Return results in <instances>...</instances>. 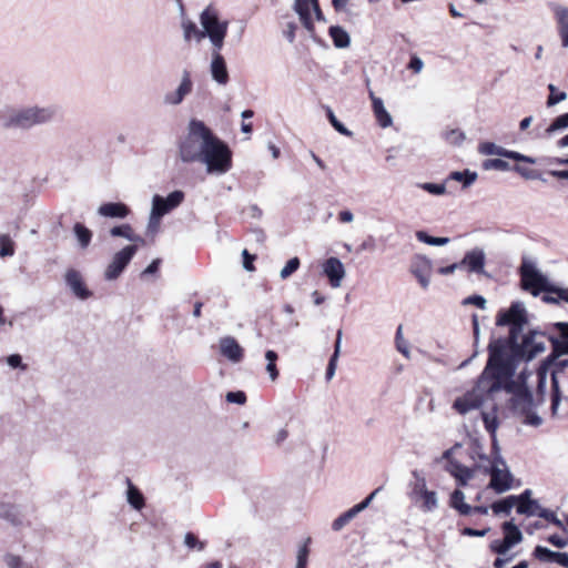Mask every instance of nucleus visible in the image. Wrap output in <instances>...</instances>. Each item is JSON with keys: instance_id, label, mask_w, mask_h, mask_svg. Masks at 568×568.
Wrapping results in <instances>:
<instances>
[{"instance_id": "8", "label": "nucleus", "mask_w": 568, "mask_h": 568, "mask_svg": "<svg viewBox=\"0 0 568 568\" xmlns=\"http://www.w3.org/2000/svg\"><path fill=\"white\" fill-rule=\"evenodd\" d=\"M521 287L530 292L534 296H538L541 292L548 293L551 284L546 275H544L537 267L534 260L525 257L520 266Z\"/></svg>"}, {"instance_id": "33", "label": "nucleus", "mask_w": 568, "mask_h": 568, "mask_svg": "<svg viewBox=\"0 0 568 568\" xmlns=\"http://www.w3.org/2000/svg\"><path fill=\"white\" fill-rule=\"evenodd\" d=\"M416 237L418 239V241L420 243H423L425 245H429V246H444L450 242L449 237H435V236L428 235L424 231H418L416 233Z\"/></svg>"}, {"instance_id": "53", "label": "nucleus", "mask_w": 568, "mask_h": 568, "mask_svg": "<svg viewBox=\"0 0 568 568\" xmlns=\"http://www.w3.org/2000/svg\"><path fill=\"white\" fill-rule=\"evenodd\" d=\"M226 400L229 403H235V404H239V405H243L245 404L246 402V395L244 392H229L226 394Z\"/></svg>"}, {"instance_id": "10", "label": "nucleus", "mask_w": 568, "mask_h": 568, "mask_svg": "<svg viewBox=\"0 0 568 568\" xmlns=\"http://www.w3.org/2000/svg\"><path fill=\"white\" fill-rule=\"evenodd\" d=\"M293 9L297 13L303 27L311 34L314 33V22L312 13H314L316 20H324L323 13L318 6V0H294Z\"/></svg>"}, {"instance_id": "14", "label": "nucleus", "mask_w": 568, "mask_h": 568, "mask_svg": "<svg viewBox=\"0 0 568 568\" xmlns=\"http://www.w3.org/2000/svg\"><path fill=\"white\" fill-rule=\"evenodd\" d=\"M64 282L77 298L85 301L92 296V292L87 287L83 276L79 271L68 268L64 274Z\"/></svg>"}, {"instance_id": "13", "label": "nucleus", "mask_w": 568, "mask_h": 568, "mask_svg": "<svg viewBox=\"0 0 568 568\" xmlns=\"http://www.w3.org/2000/svg\"><path fill=\"white\" fill-rule=\"evenodd\" d=\"M410 273L417 278L423 290H428L430 284V275L433 272V264L425 255L417 254L410 263Z\"/></svg>"}, {"instance_id": "21", "label": "nucleus", "mask_w": 568, "mask_h": 568, "mask_svg": "<svg viewBox=\"0 0 568 568\" xmlns=\"http://www.w3.org/2000/svg\"><path fill=\"white\" fill-rule=\"evenodd\" d=\"M24 514L20 505L0 500V519L7 521L12 526H19L22 524Z\"/></svg>"}, {"instance_id": "4", "label": "nucleus", "mask_w": 568, "mask_h": 568, "mask_svg": "<svg viewBox=\"0 0 568 568\" xmlns=\"http://www.w3.org/2000/svg\"><path fill=\"white\" fill-rule=\"evenodd\" d=\"M548 369L551 375V405L554 417H560L568 413V358L562 361L545 362L538 369V388L546 384Z\"/></svg>"}, {"instance_id": "11", "label": "nucleus", "mask_w": 568, "mask_h": 568, "mask_svg": "<svg viewBox=\"0 0 568 568\" xmlns=\"http://www.w3.org/2000/svg\"><path fill=\"white\" fill-rule=\"evenodd\" d=\"M485 256L483 251H473L468 253L459 263H453L448 266L439 267L438 273L448 275L458 268H465L468 272L484 273Z\"/></svg>"}, {"instance_id": "1", "label": "nucleus", "mask_w": 568, "mask_h": 568, "mask_svg": "<svg viewBox=\"0 0 568 568\" xmlns=\"http://www.w3.org/2000/svg\"><path fill=\"white\" fill-rule=\"evenodd\" d=\"M496 324L510 327L508 339H497L489 344V357L475 387L457 397L453 408L465 415L494 400L498 393L505 390L513 395V408L524 416V424L538 427L542 418L535 412L532 393L526 383L527 376L531 374L521 372L517 381L514 375L520 361H531L546 351L547 337L537 331L523 334L527 312L525 304L519 301L511 303L507 311L499 312Z\"/></svg>"}, {"instance_id": "37", "label": "nucleus", "mask_w": 568, "mask_h": 568, "mask_svg": "<svg viewBox=\"0 0 568 568\" xmlns=\"http://www.w3.org/2000/svg\"><path fill=\"white\" fill-rule=\"evenodd\" d=\"M395 345H396V349L403 356H405L406 358H410L409 345H408V342L403 336V326L402 325H399L396 329Z\"/></svg>"}, {"instance_id": "55", "label": "nucleus", "mask_w": 568, "mask_h": 568, "mask_svg": "<svg viewBox=\"0 0 568 568\" xmlns=\"http://www.w3.org/2000/svg\"><path fill=\"white\" fill-rule=\"evenodd\" d=\"M408 69L418 74L424 69V61L416 54L410 57Z\"/></svg>"}, {"instance_id": "29", "label": "nucleus", "mask_w": 568, "mask_h": 568, "mask_svg": "<svg viewBox=\"0 0 568 568\" xmlns=\"http://www.w3.org/2000/svg\"><path fill=\"white\" fill-rule=\"evenodd\" d=\"M442 139L449 145L459 146L466 140V134L460 129H445Z\"/></svg>"}, {"instance_id": "32", "label": "nucleus", "mask_w": 568, "mask_h": 568, "mask_svg": "<svg viewBox=\"0 0 568 568\" xmlns=\"http://www.w3.org/2000/svg\"><path fill=\"white\" fill-rule=\"evenodd\" d=\"M514 506H517L516 498H515V495H511L501 500L495 501L491 505V509L495 515H499V514L509 515Z\"/></svg>"}, {"instance_id": "44", "label": "nucleus", "mask_w": 568, "mask_h": 568, "mask_svg": "<svg viewBox=\"0 0 568 568\" xmlns=\"http://www.w3.org/2000/svg\"><path fill=\"white\" fill-rule=\"evenodd\" d=\"M534 556L540 561L551 562L555 560L556 551L544 546H537L534 550Z\"/></svg>"}, {"instance_id": "24", "label": "nucleus", "mask_w": 568, "mask_h": 568, "mask_svg": "<svg viewBox=\"0 0 568 568\" xmlns=\"http://www.w3.org/2000/svg\"><path fill=\"white\" fill-rule=\"evenodd\" d=\"M372 100V108L374 115L382 128H388L393 124L392 115L386 110L384 102L381 98L376 97L373 91H369Z\"/></svg>"}, {"instance_id": "63", "label": "nucleus", "mask_w": 568, "mask_h": 568, "mask_svg": "<svg viewBox=\"0 0 568 568\" xmlns=\"http://www.w3.org/2000/svg\"><path fill=\"white\" fill-rule=\"evenodd\" d=\"M550 291L548 293H554L558 296L559 301H565L568 303V288H560L551 284Z\"/></svg>"}, {"instance_id": "2", "label": "nucleus", "mask_w": 568, "mask_h": 568, "mask_svg": "<svg viewBox=\"0 0 568 568\" xmlns=\"http://www.w3.org/2000/svg\"><path fill=\"white\" fill-rule=\"evenodd\" d=\"M183 163H202L207 174L223 175L232 168V152L203 121L192 119L178 144Z\"/></svg>"}, {"instance_id": "15", "label": "nucleus", "mask_w": 568, "mask_h": 568, "mask_svg": "<svg viewBox=\"0 0 568 568\" xmlns=\"http://www.w3.org/2000/svg\"><path fill=\"white\" fill-rule=\"evenodd\" d=\"M193 89V82L191 79V74L189 71H183L180 84L178 88L172 91L168 92L163 97V103L165 105L170 106H176L183 102L186 95H189L192 92Z\"/></svg>"}, {"instance_id": "3", "label": "nucleus", "mask_w": 568, "mask_h": 568, "mask_svg": "<svg viewBox=\"0 0 568 568\" xmlns=\"http://www.w3.org/2000/svg\"><path fill=\"white\" fill-rule=\"evenodd\" d=\"M58 115L59 108L54 104L6 106L0 111V123L6 129L30 130L53 122Z\"/></svg>"}, {"instance_id": "26", "label": "nucleus", "mask_w": 568, "mask_h": 568, "mask_svg": "<svg viewBox=\"0 0 568 568\" xmlns=\"http://www.w3.org/2000/svg\"><path fill=\"white\" fill-rule=\"evenodd\" d=\"M72 234L77 244L82 248H85L90 245L93 236L92 231L81 222H75L73 224Z\"/></svg>"}, {"instance_id": "52", "label": "nucleus", "mask_w": 568, "mask_h": 568, "mask_svg": "<svg viewBox=\"0 0 568 568\" xmlns=\"http://www.w3.org/2000/svg\"><path fill=\"white\" fill-rule=\"evenodd\" d=\"M327 116H328V120L331 122V124L334 126V129L336 131H338L339 133L344 134V135H349L351 132L344 126V124H342L335 116L334 112L328 109L327 110Z\"/></svg>"}, {"instance_id": "38", "label": "nucleus", "mask_w": 568, "mask_h": 568, "mask_svg": "<svg viewBox=\"0 0 568 568\" xmlns=\"http://www.w3.org/2000/svg\"><path fill=\"white\" fill-rule=\"evenodd\" d=\"M423 500L422 509L424 511H433L438 506L437 494L433 490H424V495L420 497Z\"/></svg>"}, {"instance_id": "43", "label": "nucleus", "mask_w": 568, "mask_h": 568, "mask_svg": "<svg viewBox=\"0 0 568 568\" xmlns=\"http://www.w3.org/2000/svg\"><path fill=\"white\" fill-rule=\"evenodd\" d=\"M568 128V112L557 116L546 129L545 133L551 135L554 132Z\"/></svg>"}, {"instance_id": "35", "label": "nucleus", "mask_w": 568, "mask_h": 568, "mask_svg": "<svg viewBox=\"0 0 568 568\" xmlns=\"http://www.w3.org/2000/svg\"><path fill=\"white\" fill-rule=\"evenodd\" d=\"M478 151L483 155H499L504 158L506 149L494 142H481L478 145Z\"/></svg>"}, {"instance_id": "28", "label": "nucleus", "mask_w": 568, "mask_h": 568, "mask_svg": "<svg viewBox=\"0 0 568 568\" xmlns=\"http://www.w3.org/2000/svg\"><path fill=\"white\" fill-rule=\"evenodd\" d=\"M450 507L464 516L473 513V507L465 503V494L460 489L453 491L450 496Z\"/></svg>"}, {"instance_id": "60", "label": "nucleus", "mask_w": 568, "mask_h": 568, "mask_svg": "<svg viewBox=\"0 0 568 568\" xmlns=\"http://www.w3.org/2000/svg\"><path fill=\"white\" fill-rule=\"evenodd\" d=\"M465 304H473L479 308H485L486 300L481 295H471L464 301Z\"/></svg>"}, {"instance_id": "48", "label": "nucleus", "mask_w": 568, "mask_h": 568, "mask_svg": "<svg viewBox=\"0 0 568 568\" xmlns=\"http://www.w3.org/2000/svg\"><path fill=\"white\" fill-rule=\"evenodd\" d=\"M504 158L510 159V160H514V161H518V162H526V163H529V164H535L537 162V160L535 158L521 154V153H519L517 151L507 150V149L505 151Z\"/></svg>"}, {"instance_id": "23", "label": "nucleus", "mask_w": 568, "mask_h": 568, "mask_svg": "<svg viewBox=\"0 0 568 568\" xmlns=\"http://www.w3.org/2000/svg\"><path fill=\"white\" fill-rule=\"evenodd\" d=\"M445 469L457 480L458 486L462 487L466 486L468 480L474 477V469L462 465L457 460H449Z\"/></svg>"}, {"instance_id": "45", "label": "nucleus", "mask_w": 568, "mask_h": 568, "mask_svg": "<svg viewBox=\"0 0 568 568\" xmlns=\"http://www.w3.org/2000/svg\"><path fill=\"white\" fill-rule=\"evenodd\" d=\"M298 266H300L298 257H293V258L288 260L287 263L285 264V266L280 272L281 278H283V280L288 278L294 272L297 271Z\"/></svg>"}, {"instance_id": "25", "label": "nucleus", "mask_w": 568, "mask_h": 568, "mask_svg": "<svg viewBox=\"0 0 568 568\" xmlns=\"http://www.w3.org/2000/svg\"><path fill=\"white\" fill-rule=\"evenodd\" d=\"M481 417H483V422H484L486 430L491 435L494 452L498 453L499 448H498L497 442H496V430L498 428L499 423H498V417H497V413H496V406L494 405V407L490 412H483Z\"/></svg>"}, {"instance_id": "58", "label": "nucleus", "mask_w": 568, "mask_h": 568, "mask_svg": "<svg viewBox=\"0 0 568 568\" xmlns=\"http://www.w3.org/2000/svg\"><path fill=\"white\" fill-rule=\"evenodd\" d=\"M243 253V267L247 271V272H252L254 271V261L256 258L255 255H251L248 253V251H242Z\"/></svg>"}, {"instance_id": "50", "label": "nucleus", "mask_w": 568, "mask_h": 568, "mask_svg": "<svg viewBox=\"0 0 568 568\" xmlns=\"http://www.w3.org/2000/svg\"><path fill=\"white\" fill-rule=\"evenodd\" d=\"M538 516L550 521L551 524H554L555 526H557L558 528H561L564 529V524L562 521L556 516V514L547 508H542L540 509V511L538 513Z\"/></svg>"}, {"instance_id": "39", "label": "nucleus", "mask_w": 568, "mask_h": 568, "mask_svg": "<svg viewBox=\"0 0 568 568\" xmlns=\"http://www.w3.org/2000/svg\"><path fill=\"white\" fill-rule=\"evenodd\" d=\"M265 358L267 361L266 372L268 373L270 378L275 381L278 377V371L276 368L277 354L274 351L268 349L265 353Z\"/></svg>"}, {"instance_id": "7", "label": "nucleus", "mask_w": 568, "mask_h": 568, "mask_svg": "<svg viewBox=\"0 0 568 568\" xmlns=\"http://www.w3.org/2000/svg\"><path fill=\"white\" fill-rule=\"evenodd\" d=\"M203 39L209 38L213 49L222 50L227 33L229 22L222 20L217 9L206 7L200 14Z\"/></svg>"}, {"instance_id": "19", "label": "nucleus", "mask_w": 568, "mask_h": 568, "mask_svg": "<svg viewBox=\"0 0 568 568\" xmlns=\"http://www.w3.org/2000/svg\"><path fill=\"white\" fill-rule=\"evenodd\" d=\"M221 50L213 49L212 60L210 64V71L212 79L219 83L220 85H225L229 82V72L226 68V62L222 54Z\"/></svg>"}, {"instance_id": "30", "label": "nucleus", "mask_w": 568, "mask_h": 568, "mask_svg": "<svg viewBox=\"0 0 568 568\" xmlns=\"http://www.w3.org/2000/svg\"><path fill=\"white\" fill-rule=\"evenodd\" d=\"M477 178L478 175L476 172H473L470 170H464L450 172L447 180L460 182L463 183L464 187H468L477 180Z\"/></svg>"}, {"instance_id": "17", "label": "nucleus", "mask_w": 568, "mask_h": 568, "mask_svg": "<svg viewBox=\"0 0 568 568\" xmlns=\"http://www.w3.org/2000/svg\"><path fill=\"white\" fill-rule=\"evenodd\" d=\"M134 252L135 251H119L106 266L104 278L106 281L116 280L130 263Z\"/></svg>"}, {"instance_id": "9", "label": "nucleus", "mask_w": 568, "mask_h": 568, "mask_svg": "<svg viewBox=\"0 0 568 568\" xmlns=\"http://www.w3.org/2000/svg\"><path fill=\"white\" fill-rule=\"evenodd\" d=\"M504 538L491 541L490 549L499 556L506 555L514 546L523 541V534L514 520L505 521L501 526Z\"/></svg>"}, {"instance_id": "62", "label": "nucleus", "mask_w": 568, "mask_h": 568, "mask_svg": "<svg viewBox=\"0 0 568 568\" xmlns=\"http://www.w3.org/2000/svg\"><path fill=\"white\" fill-rule=\"evenodd\" d=\"M7 364L12 367V368H17V367H21L22 369L26 368V365H22V358L20 355L18 354H13V355H10L7 357Z\"/></svg>"}, {"instance_id": "49", "label": "nucleus", "mask_w": 568, "mask_h": 568, "mask_svg": "<svg viewBox=\"0 0 568 568\" xmlns=\"http://www.w3.org/2000/svg\"><path fill=\"white\" fill-rule=\"evenodd\" d=\"M418 186L433 195H443L446 192L445 184L420 183Z\"/></svg>"}, {"instance_id": "20", "label": "nucleus", "mask_w": 568, "mask_h": 568, "mask_svg": "<svg viewBox=\"0 0 568 568\" xmlns=\"http://www.w3.org/2000/svg\"><path fill=\"white\" fill-rule=\"evenodd\" d=\"M220 352L232 363H240L244 356V349L232 336H225L220 339Z\"/></svg>"}, {"instance_id": "54", "label": "nucleus", "mask_w": 568, "mask_h": 568, "mask_svg": "<svg viewBox=\"0 0 568 568\" xmlns=\"http://www.w3.org/2000/svg\"><path fill=\"white\" fill-rule=\"evenodd\" d=\"M184 544L189 548H195L197 547L199 550H202L204 548V544L199 541L196 536L192 532H187L184 537Z\"/></svg>"}, {"instance_id": "5", "label": "nucleus", "mask_w": 568, "mask_h": 568, "mask_svg": "<svg viewBox=\"0 0 568 568\" xmlns=\"http://www.w3.org/2000/svg\"><path fill=\"white\" fill-rule=\"evenodd\" d=\"M184 200L185 193L181 190H175L166 196L154 194L145 225V236L153 240L161 229L163 217L178 209Z\"/></svg>"}, {"instance_id": "46", "label": "nucleus", "mask_w": 568, "mask_h": 568, "mask_svg": "<svg viewBox=\"0 0 568 568\" xmlns=\"http://www.w3.org/2000/svg\"><path fill=\"white\" fill-rule=\"evenodd\" d=\"M548 90L550 91V94L547 100L548 106H554L555 104L565 101L567 99L566 92H556V87L554 84L548 85Z\"/></svg>"}, {"instance_id": "12", "label": "nucleus", "mask_w": 568, "mask_h": 568, "mask_svg": "<svg viewBox=\"0 0 568 568\" xmlns=\"http://www.w3.org/2000/svg\"><path fill=\"white\" fill-rule=\"evenodd\" d=\"M322 274L328 280L332 288H339L346 276L344 264L337 257H329L321 265Z\"/></svg>"}, {"instance_id": "61", "label": "nucleus", "mask_w": 568, "mask_h": 568, "mask_svg": "<svg viewBox=\"0 0 568 568\" xmlns=\"http://www.w3.org/2000/svg\"><path fill=\"white\" fill-rule=\"evenodd\" d=\"M488 531H489V528L478 530V529L466 527L462 530V534L464 536H470V537H484L487 535Z\"/></svg>"}, {"instance_id": "34", "label": "nucleus", "mask_w": 568, "mask_h": 568, "mask_svg": "<svg viewBox=\"0 0 568 568\" xmlns=\"http://www.w3.org/2000/svg\"><path fill=\"white\" fill-rule=\"evenodd\" d=\"M128 503L134 508L140 510L144 506V498L140 490L129 481L128 487Z\"/></svg>"}, {"instance_id": "22", "label": "nucleus", "mask_w": 568, "mask_h": 568, "mask_svg": "<svg viewBox=\"0 0 568 568\" xmlns=\"http://www.w3.org/2000/svg\"><path fill=\"white\" fill-rule=\"evenodd\" d=\"M552 11L557 22L558 34L561 40V45L568 48V8L555 4Z\"/></svg>"}, {"instance_id": "56", "label": "nucleus", "mask_w": 568, "mask_h": 568, "mask_svg": "<svg viewBox=\"0 0 568 568\" xmlns=\"http://www.w3.org/2000/svg\"><path fill=\"white\" fill-rule=\"evenodd\" d=\"M381 489H382V487L376 488L363 501H361L359 504L355 505L354 507L356 508V510L358 513H361L364 509H366L369 506V504L372 503V500L375 498V496L381 491Z\"/></svg>"}, {"instance_id": "47", "label": "nucleus", "mask_w": 568, "mask_h": 568, "mask_svg": "<svg viewBox=\"0 0 568 568\" xmlns=\"http://www.w3.org/2000/svg\"><path fill=\"white\" fill-rule=\"evenodd\" d=\"M483 166L485 170H499V171H507L509 170V164L501 160V159H490L486 160L483 163Z\"/></svg>"}, {"instance_id": "31", "label": "nucleus", "mask_w": 568, "mask_h": 568, "mask_svg": "<svg viewBox=\"0 0 568 568\" xmlns=\"http://www.w3.org/2000/svg\"><path fill=\"white\" fill-rule=\"evenodd\" d=\"M183 36L186 41L195 39L201 41L203 39L202 28L199 29L196 24L191 20L182 21Z\"/></svg>"}, {"instance_id": "36", "label": "nucleus", "mask_w": 568, "mask_h": 568, "mask_svg": "<svg viewBox=\"0 0 568 568\" xmlns=\"http://www.w3.org/2000/svg\"><path fill=\"white\" fill-rule=\"evenodd\" d=\"M359 514L355 507H352L341 516H338L332 524V528L335 531L341 530L345 525H347L356 515Z\"/></svg>"}, {"instance_id": "41", "label": "nucleus", "mask_w": 568, "mask_h": 568, "mask_svg": "<svg viewBox=\"0 0 568 568\" xmlns=\"http://www.w3.org/2000/svg\"><path fill=\"white\" fill-rule=\"evenodd\" d=\"M531 490L530 489H526L524 490L519 496H515L516 498V505H517V513H530L528 510V505L532 504L531 503Z\"/></svg>"}, {"instance_id": "51", "label": "nucleus", "mask_w": 568, "mask_h": 568, "mask_svg": "<svg viewBox=\"0 0 568 568\" xmlns=\"http://www.w3.org/2000/svg\"><path fill=\"white\" fill-rule=\"evenodd\" d=\"M3 562L8 568H21L22 567V559L20 556L14 554H6L3 556Z\"/></svg>"}, {"instance_id": "64", "label": "nucleus", "mask_w": 568, "mask_h": 568, "mask_svg": "<svg viewBox=\"0 0 568 568\" xmlns=\"http://www.w3.org/2000/svg\"><path fill=\"white\" fill-rule=\"evenodd\" d=\"M246 212V215L252 217V219H261L262 216V210L256 205V204H251L246 207L245 210Z\"/></svg>"}, {"instance_id": "59", "label": "nucleus", "mask_w": 568, "mask_h": 568, "mask_svg": "<svg viewBox=\"0 0 568 568\" xmlns=\"http://www.w3.org/2000/svg\"><path fill=\"white\" fill-rule=\"evenodd\" d=\"M548 541L558 548H565L568 545V538L559 535L549 536Z\"/></svg>"}, {"instance_id": "27", "label": "nucleus", "mask_w": 568, "mask_h": 568, "mask_svg": "<svg viewBox=\"0 0 568 568\" xmlns=\"http://www.w3.org/2000/svg\"><path fill=\"white\" fill-rule=\"evenodd\" d=\"M328 33L333 40V43L336 48L344 49L347 48L351 43L349 34L345 29L339 26H332L328 30Z\"/></svg>"}, {"instance_id": "6", "label": "nucleus", "mask_w": 568, "mask_h": 568, "mask_svg": "<svg viewBox=\"0 0 568 568\" xmlns=\"http://www.w3.org/2000/svg\"><path fill=\"white\" fill-rule=\"evenodd\" d=\"M494 453L496 456L493 460H490L486 455H478V469H483L486 474L490 475L488 487L497 494H503L511 489L514 477L508 469L506 462L499 455V452Z\"/></svg>"}, {"instance_id": "16", "label": "nucleus", "mask_w": 568, "mask_h": 568, "mask_svg": "<svg viewBox=\"0 0 568 568\" xmlns=\"http://www.w3.org/2000/svg\"><path fill=\"white\" fill-rule=\"evenodd\" d=\"M110 235L112 237H122L130 242L132 245L126 246L125 248H138L139 246H144L148 244L146 236H142L132 227V225L124 223L120 225H115L110 229Z\"/></svg>"}, {"instance_id": "42", "label": "nucleus", "mask_w": 568, "mask_h": 568, "mask_svg": "<svg viewBox=\"0 0 568 568\" xmlns=\"http://www.w3.org/2000/svg\"><path fill=\"white\" fill-rule=\"evenodd\" d=\"M310 538H307L304 544L298 548L297 555H296V566L295 568H306L307 560H308V542Z\"/></svg>"}, {"instance_id": "57", "label": "nucleus", "mask_w": 568, "mask_h": 568, "mask_svg": "<svg viewBox=\"0 0 568 568\" xmlns=\"http://www.w3.org/2000/svg\"><path fill=\"white\" fill-rule=\"evenodd\" d=\"M296 29H297L296 23L287 22L283 30V34L290 43H293L295 41Z\"/></svg>"}, {"instance_id": "40", "label": "nucleus", "mask_w": 568, "mask_h": 568, "mask_svg": "<svg viewBox=\"0 0 568 568\" xmlns=\"http://www.w3.org/2000/svg\"><path fill=\"white\" fill-rule=\"evenodd\" d=\"M552 344H554V351H552V354L547 358L546 362H549V361H561L559 357L561 355H568V339H562V341H552Z\"/></svg>"}, {"instance_id": "18", "label": "nucleus", "mask_w": 568, "mask_h": 568, "mask_svg": "<svg viewBox=\"0 0 568 568\" xmlns=\"http://www.w3.org/2000/svg\"><path fill=\"white\" fill-rule=\"evenodd\" d=\"M97 214L104 219L125 220L131 209L123 202H105L99 205Z\"/></svg>"}]
</instances>
